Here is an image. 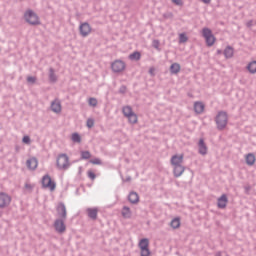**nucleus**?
<instances>
[{"label": "nucleus", "instance_id": "nucleus-1", "mask_svg": "<svg viewBox=\"0 0 256 256\" xmlns=\"http://www.w3.org/2000/svg\"><path fill=\"white\" fill-rule=\"evenodd\" d=\"M229 122V116L226 111H219L215 117V123L217 125L218 131H223L225 127H227V123Z\"/></svg>", "mask_w": 256, "mask_h": 256}, {"label": "nucleus", "instance_id": "nucleus-2", "mask_svg": "<svg viewBox=\"0 0 256 256\" xmlns=\"http://www.w3.org/2000/svg\"><path fill=\"white\" fill-rule=\"evenodd\" d=\"M24 19L26 23H28L29 25H32L33 27H36L37 25H41V20L39 19V16L37 15V13H35V11L31 9L25 11Z\"/></svg>", "mask_w": 256, "mask_h": 256}, {"label": "nucleus", "instance_id": "nucleus-3", "mask_svg": "<svg viewBox=\"0 0 256 256\" xmlns=\"http://www.w3.org/2000/svg\"><path fill=\"white\" fill-rule=\"evenodd\" d=\"M70 165L71 164L69 163V156H67V154L58 155L56 160V167H58V169L67 171Z\"/></svg>", "mask_w": 256, "mask_h": 256}, {"label": "nucleus", "instance_id": "nucleus-4", "mask_svg": "<svg viewBox=\"0 0 256 256\" xmlns=\"http://www.w3.org/2000/svg\"><path fill=\"white\" fill-rule=\"evenodd\" d=\"M202 37H204L206 41L207 47H213L215 45V35H213V32L209 28H203L202 29Z\"/></svg>", "mask_w": 256, "mask_h": 256}, {"label": "nucleus", "instance_id": "nucleus-5", "mask_svg": "<svg viewBox=\"0 0 256 256\" xmlns=\"http://www.w3.org/2000/svg\"><path fill=\"white\" fill-rule=\"evenodd\" d=\"M42 187L44 189H50V191H55L57 188V183L51 179L49 174H46L42 177Z\"/></svg>", "mask_w": 256, "mask_h": 256}, {"label": "nucleus", "instance_id": "nucleus-6", "mask_svg": "<svg viewBox=\"0 0 256 256\" xmlns=\"http://www.w3.org/2000/svg\"><path fill=\"white\" fill-rule=\"evenodd\" d=\"M67 219L58 218L54 221V229L57 233H65L67 231V226L65 225V221Z\"/></svg>", "mask_w": 256, "mask_h": 256}, {"label": "nucleus", "instance_id": "nucleus-7", "mask_svg": "<svg viewBox=\"0 0 256 256\" xmlns=\"http://www.w3.org/2000/svg\"><path fill=\"white\" fill-rule=\"evenodd\" d=\"M11 205V196L5 192L0 193V209H5Z\"/></svg>", "mask_w": 256, "mask_h": 256}, {"label": "nucleus", "instance_id": "nucleus-8", "mask_svg": "<svg viewBox=\"0 0 256 256\" xmlns=\"http://www.w3.org/2000/svg\"><path fill=\"white\" fill-rule=\"evenodd\" d=\"M111 69L114 73H121V71H125V62L123 60H115L111 64Z\"/></svg>", "mask_w": 256, "mask_h": 256}, {"label": "nucleus", "instance_id": "nucleus-9", "mask_svg": "<svg viewBox=\"0 0 256 256\" xmlns=\"http://www.w3.org/2000/svg\"><path fill=\"white\" fill-rule=\"evenodd\" d=\"M58 219H67V207H65V203L60 202L56 208Z\"/></svg>", "mask_w": 256, "mask_h": 256}, {"label": "nucleus", "instance_id": "nucleus-10", "mask_svg": "<svg viewBox=\"0 0 256 256\" xmlns=\"http://www.w3.org/2000/svg\"><path fill=\"white\" fill-rule=\"evenodd\" d=\"M81 37H87L91 33V25L88 22H84L79 26Z\"/></svg>", "mask_w": 256, "mask_h": 256}, {"label": "nucleus", "instance_id": "nucleus-11", "mask_svg": "<svg viewBox=\"0 0 256 256\" xmlns=\"http://www.w3.org/2000/svg\"><path fill=\"white\" fill-rule=\"evenodd\" d=\"M227 203H229V199L227 198V194H222L221 197H219L218 201H217L218 209H225V207H227Z\"/></svg>", "mask_w": 256, "mask_h": 256}, {"label": "nucleus", "instance_id": "nucleus-12", "mask_svg": "<svg viewBox=\"0 0 256 256\" xmlns=\"http://www.w3.org/2000/svg\"><path fill=\"white\" fill-rule=\"evenodd\" d=\"M173 173H174V177H181L183 175V173H185V168L183 165L178 164V165H173Z\"/></svg>", "mask_w": 256, "mask_h": 256}, {"label": "nucleus", "instance_id": "nucleus-13", "mask_svg": "<svg viewBox=\"0 0 256 256\" xmlns=\"http://www.w3.org/2000/svg\"><path fill=\"white\" fill-rule=\"evenodd\" d=\"M198 153L200 155H205L207 153V144H205V140L201 138L198 142Z\"/></svg>", "mask_w": 256, "mask_h": 256}, {"label": "nucleus", "instance_id": "nucleus-14", "mask_svg": "<svg viewBox=\"0 0 256 256\" xmlns=\"http://www.w3.org/2000/svg\"><path fill=\"white\" fill-rule=\"evenodd\" d=\"M128 201L132 203V205H137V203H139V194L135 191L130 192L128 195Z\"/></svg>", "mask_w": 256, "mask_h": 256}, {"label": "nucleus", "instance_id": "nucleus-15", "mask_svg": "<svg viewBox=\"0 0 256 256\" xmlns=\"http://www.w3.org/2000/svg\"><path fill=\"white\" fill-rule=\"evenodd\" d=\"M38 163L39 162L37 161V158H30L26 161L28 169H31L32 171H35V169H37Z\"/></svg>", "mask_w": 256, "mask_h": 256}, {"label": "nucleus", "instance_id": "nucleus-16", "mask_svg": "<svg viewBox=\"0 0 256 256\" xmlns=\"http://www.w3.org/2000/svg\"><path fill=\"white\" fill-rule=\"evenodd\" d=\"M194 111L195 113H197V115H201V113L205 111V104H203V102H195Z\"/></svg>", "mask_w": 256, "mask_h": 256}, {"label": "nucleus", "instance_id": "nucleus-17", "mask_svg": "<svg viewBox=\"0 0 256 256\" xmlns=\"http://www.w3.org/2000/svg\"><path fill=\"white\" fill-rule=\"evenodd\" d=\"M121 215L124 219H131L133 215L131 208H129V206H123Z\"/></svg>", "mask_w": 256, "mask_h": 256}, {"label": "nucleus", "instance_id": "nucleus-18", "mask_svg": "<svg viewBox=\"0 0 256 256\" xmlns=\"http://www.w3.org/2000/svg\"><path fill=\"white\" fill-rule=\"evenodd\" d=\"M181 71V64L179 63H173L170 66V73L172 75H177V73H179Z\"/></svg>", "mask_w": 256, "mask_h": 256}, {"label": "nucleus", "instance_id": "nucleus-19", "mask_svg": "<svg viewBox=\"0 0 256 256\" xmlns=\"http://www.w3.org/2000/svg\"><path fill=\"white\" fill-rule=\"evenodd\" d=\"M255 154L249 153L246 155V165H249V167H252V165H255Z\"/></svg>", "mask_w": 256, "mask_h": 256}, {"label": "nucleus", "instance_id": "nucleus-20", "mask_svg": "<svg viewBox=\"0 0 256 256\" xmlns=\"http://www.w3.org/2000/svg\"><path fill=\"white\" fill-rule=\"evenodd\" d=\"M183 163V155H174L171 158V165H181Z\"/></svg>", "mask_w": 256, "mask_h": 256}, {"label": "nucleus", "instance_id": "nucleus-21", "mask_svg": "<svg viewBox=\"0 0 256 256\" xmlns=\"http://www.w3.org/2000/svg\"><path fill=\"white\" fill-rule=\"evenodd\" d=\"M88 217L92 219L93 221L97 220V208H88L87 209Z\"/></svg>", "mask_w": 256, "mask_h": 256}, {"label": "nucleus", "instance_id": "nucleus-22", "mask_svg": "<svg viewBox=\"0 0 256 256\" xmlns=\"http://www.w3.org/2000/svg\"><path fill=\"white\" fill-rule=\"evenodd\" d=\"M246 69L249 71V73H251L252 75H255V73H256V60L251 61L247 65Z\"/></svg>", "mask_w": 256, "mask_h": 256}, {"label": "nucleus", "instance_id": "nucleus-23", "mask_svg": "<svg viewBox=\"0 0 256 256\" xmlns=\"http://www.w3.org/2000/svg\"><path fill=\"white\" fill-rule=\"evenodd\" d=\"M233 53H234L233 47L227 46L224 50V57H226V59H231V57H233Z\"/></svg>", "mask_w": 256, "mask_h": 256}, {"label": "nucleus", "instance_id": "nucleus-24", "mask_svg": "<svg viewBox=\"0 0 256 256\" xmlns=\"http://www.w3.org/2000/svg\"><path fill=\"white\" fill-rule=\"evenodd\" d=\"M138 247L140 248V250L149 249V239H147V238L141 239L138 244Z\"/></svg>", "mask_w": 256, "mask_h": 256}, {"label": "nucleus", "instance_id": "nucleus-25", "mask_svg": "<svg viewBox=\"0 0 256 256\" xmlns=\"http://www.w3.org/2000/svg\"><path fill=\"white\" fill-rule=\"evenodd\" d=\"M51 109L53 113H61V102H52Z\"/></svg>", "mask_w": 256, "mask_h": 256}, {"label": "nucleus", "instance_id": "nucleus-26", "mask_svg": "<svg viewBox=\"0 0 256 256\" xmlns=\"http://www.w3.org/2000/svg\"><path fill=\"white\" fill-rule=\"evenodd\" d=\"M49 81L50 83H57V75L55 74V69H49Z\"/></svg>", "mask_w": 256, "mask_h": 256}, {"label": "nucleus", "instance_id": "nucleus-27", "mask_svg": "<svg viewBox=\"0 0 256 256\" xmlns=\"http://www.w3.org/2000/svg\"><path fill=\"white\" fill-rule=\"evenodd\" d=\"M170 226L172 227V229H179L181 227V219H172V221L170 222Z\"/></svg>", "mask_w": 256, "mask_h": 256}, {"label": "nucleus", "instance_id": "nucleus-28", "mask_svg": "<svg viewBox=\"0 0 256 256\" xmlns=\"http://www.w3.org/2000/svg\"><path fill=\"white\" fill-rule=\"evenodd\" d=\"M130 61H139L141 59V52L135 51L129 55Z\"/></svg>", "mask_w": 256, "mask_h": 256}, {"label": "nucleus", "instance_id": "nucleus-29", "mask_svg": "<svg viewBox=\"0 0 256 256\" xmlns=\"http://www.w3.org/2000/svg\"><path fill=\"white\" fill-rule=\"evenodd\" d=\"M129 123H131L132 125H135V123H137L138 121V117L137 114H135V112H132L128 117H127Z\"/></svg>", "mask_w": 256, "mask_h": 256}, {"label": "nucleus", "instance_id": "nucleus-30", "mask_svg": "<svg viewBox=\"0 0 256 256\" xmlns=\"http://www.w3.org/2000/svg\"><path fill=\"white\" fill-rule=\"evenodd\" d=\"M122 112H123L124 117H128V116H130L132 113H134V112H133V108H131V106H125V107H123Z\"/></svg>", "mask_w": 256, "mask_h": 256}, {"label": "nucleus", "instance_id": "nucleus-31", "mask_svg": "<svg viewBox=\"0 0 256 256\" xmlns=\"http://www.w3.org/2000/svg\"><path fill=\"white\" fill-rule=\"evenodd\" d=\"M80 155H81V159H84V160L91 159V152H89L88 150L81 151Z\"/></svg>", "mask_w": 256, "mask_h": 256}, {"label": "nucleus", "instance_id": "nucleus-32", "mask_svg": "<svg viewBox=\"0 0 256 256\" xmlns=\"http://www.w3.org/2000/svg\"><path fill=\"white\" fill-rule=\"evenodd\" d=\"M72 141L74 143H81V135L79 133L75 132L72 134Z\"/></svg>", "mask_w": 256, "mask_h": 256}, {"label": "nucleus", "instance_id": "nucleus-33", "mask_svg": "<svg viewBox=\"0 0 256 256\" xmlns=\"http://www.w3.org/2000/svg\"><path fill=\"white\" fill-rule=\"evenodd\" d=\"M88 129H93L95 127V120L93 118H88L86 122Z\"/></svg>", "mask_w": 256, "mask_h": 256}, {"label": "nucleus", "instance_id": "nucleus-34", "mask_svg": "<svg viewBox=\"0 0 256 256\" xmlns=\"http://www.w3.org/2000/svg\"><path fill=\"white\" fill-rule=\"evenodd\" d=\"M188 39H189V38H187V35L184 34V33H182V34H180V36H179V43H187Z\"/></svg>", "mask_w": 256, "mask_h": 256}, {"label": "nucleus", "instance_id": "nucleus-35", "mask_svg": "<svg viewBox=\"0 0 256 256\" xmlns=\"http://www.w3.org/2000/svg\"><path fill=\"white\" fill-rule=\"evenodd\" d=\"M27 82L31 83V85H35V83H37V77H35V76H28L27 77Z\"/></svg>", "mask_w": 256, "mask_h": 256}, {"label": "nucleus", "instance_id": "nucleus-36", "mask_svg": "<svg viewBox=\"0 0 256 256\" xmlns=\"http://www.w3.org/2000/svg\"><path fill=\"white\" fill-rule=\"evenodd\" d=\"M88 104L90 105V107H97V100H96V98H89Z\"/></svg>", "mask_w": 256, "mask_h": 256}, {"label": "nucleus", "instance_id": "nucleus-37", "mask_svg": "<svg viewBox=\"0 0 256 256\" xmlns=\"http://www.w3.org/2000/svg\"><path fill=\"white\" fill-rule=\"evenodd\" d=\"M140 251H141V256H151V250H149V248H145Z\"/></svg>", "mask_w": 256, "mask_h": 256}, {"label": "nucleus", "instance_id": "nucleus-38", "mask_svg": "<svg viewBox=\"0 0 256 256\" xmlns=\"http://www.w3.org/2000/svg\"><path fill=\"white\" fill-rule=\"evenodd\" d=\"M90 163H92V165H103V162L99 158L90 160Z\"/></svg>", "mask_w": 256, "mask_h": 256}, {"label": "nucleus", "instance_id": "nucleus-39", "mask_svg": "<svg viewBox=\"0 0 256 256\" xmlns=\"http://www.w3.org/2000/svg\"><path fill=\"white\" fill-rule=\"evenodd\" d=\"M22 143H25V145H30L31 144V137L29 136H24L22 138Z\"/></svg>", "mask_w": 256, "mask_h": 256}, {"label": "nucleus", "instance_id": "nucleus-40", "mask_svg": "<svg viewBox=\"0 0 256 256\" xmlns=\"http://www.w3.org/2000/svg\"><path fill=\"white\" fill-rule=\"evenodd\" d=\"M88 177L89 179H91L92 181H95L97 175H95V173L91 170L88 171Z\"/></svg>", "mask_w": 256, "mask_h": 256}, {"label": "nucleus", "instance_id": "nucleus-41", "mask_svg": "<svg viewBox=\"0 0 256 256\" xmlns=\"http://www.w3.org/2000/svg\"><path fill=\"white\" fill-rule=\"evenodd\" d=\"M171 2L174 5H177L178 7H182V5H183V0H171Z\"/></svg>", "mask_w": 256, "mask_h": 256}, {"label": "nucleus", "instance_id": "nucleus-42", "mask_svg": "<svg viewBox=\"0 0 256 256\" xmlns=\"http://www.w3.org/2000/svg\"><path fill=\"white\" fill-rule=\"evenodd\" d=\"M159 45H160L159 40L152 41V47H154V49H159Z\"/></svg>", "mask_w": 256, "mask_h": 256}, {"label": "nucleus", "instance_id": "nucleus-43", "mask_svg": "<svg viewBox=\"0 0 256 256\" xmlns=\"http://www.w3.org/2000/svg\"><path fill=\"white\" fill-rule=\"evenodd\" d=\"M126 92H127V86L122 85L119 89V93H121L122 95H125Z\"/></svg>", "mask_w": 256, "mask_h": 256}, {"label": "nucleus", "instance_id": "nucleus-44", "mask_svg": "<svg viewBox=\"0 0 256 256\" xmlns=\"http://www.w3.org/2000/svg\"><path fill=\"white\" fill-rule=\"evenodd\" d=\"M163 17H164V19H172L173 13H171V12L164 13V14H163Z\"/></svg>", "mask_w": 256, "mask_h": 256}, {"label": "nucleus", "instance_id": "nucleus-45", "mask_svg": "<svg viewBox=\"0 0 256 256\" xmlns=\"http://www.w3.org/2000/svg\"><path fill=\"white\" fill-rule=\"evenodd\" d=\"M149 74H150L152 77H155V68H150V69H149Z\"/></svg>", "mask_w": 256, "mask_h": 256}, {"label": "nucleus", "instance_id": "nucleus-46", "mask_svg": "<svg viewBox=\"0 0 256 256\" xmlns=\"http://www.w3.org/2000/svg\"><path fill=\"white\" fill-rule=\"evenodd\" d=\"M203 3H205L206 5H209V3H211V0H202Z\"/></svg>", "mask_w": 256, "mask_h": 256}, {"label": "nucleus", "instance_id": "nucleus-47", "mask_svg": "<svg viewBox=\"0 0 256 256\" xmlns=\"http://www.w3.org/2000/svg\"><path fill=\"white\" fill-rule=\"evenodd\" d=\"M20 147L19 146H15V151H16V153H19V151H20Z\"/></svg>", "mask_w": 256, "mask_h": 256}, {"label": "nucleus", "instance_id": "nucleus-48", "mask_svg": "<svg viewBox=\"0 0 256 256\" xmlns=\"http://www.w3.org/2000/svg\"><path fill=\"white\" fill-rule=\"evenodd\" d=\"M26 189H32L31 184H25Z\"/></svg>", "mask_w": 256, "mask_h": 256}, {"label": "nucleus", "instance_id": "nucleus-49", "mask_svg": "<svg viewBox=\"0 0 256 256\" xmlns=\"http://www.w3.org/2000/svg\"><path fill=\"white\" fill-rule=\"evenodd\" d=\"M125 181H126L127 183H129V181H131V176H128V177L125 179Z\"/></svg>", "mask_w": 256, "mask_h": 256}, {"label": "nucleus", "instance_id": "nucleus-50", "mask_svg": "<svg viewBox=\"0 0 256 256\" xmlns=\"http://www.w3.org/2000/svg\"><path fill=\"white\" fill-rule=\"evenodd\" d=\"M215 256H222V255H221V252H220V251L217 252V253L215 254Z\"/></svg>", "mask_w": 256, "mask_h": 256}, {"label": "nucleus", "instance_id": "nucleus-51", "mask_svg": "<svg viewBox=\"0 0 256 256\" xmlns=\"http://www.w3.org/2000/svg\"><path fill=\"white\" fill-rule=\"evenodd\" d=\"M221 53V50H218V54H220Z\"/></svg>", "mask_w": 256, "mask_h": 256}, {"label": "nucleus", "instance_id": "nucleus-52", "mask_svg": "<svg viewBox=\"0 0 256 256\" xmlns=\"http://www.w3.org/2000/svg\"><path fill=\"white\" fill-rule=\"evenodd\" d=\"M0 217H1V213H0Z\"/></svg>", "mask_w": 256, "mask_h": 256}]
</instances>
